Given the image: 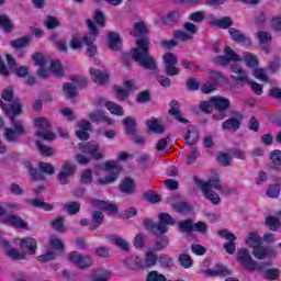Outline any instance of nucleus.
<instances>
[{
  "label": "nucleus",
  "mask_w": 281,
  "mask_h": 281,
  "mask_svg": "<svg viewBox=\"0 0 281 281\" xmlns=\"http://www.w3.org/2000/svg\"><path fill=\"white\" fill-rule=\"evenodd\" d=\"M97 168L105 170V172H110L108 178H99L97 180V186H109V183H114V181H117L120 172H122L120 165L113 160L105 161L103 166H97Z\"/></svg>",
  "instance_id": "423d86ee"
},
{
  "label": "nucleus",
  "mask_w": 281,
  "mask_h": 281,
  "mask_svg": "<svg viewBox=\"0 0 281 281\" xmlns=\"http://www.w3.org/2000/svg\"><path fill=\"white\" fill-rule=\"evenodd\" d=\"M266 225H267V227H269V229L271 232H278V229H280V227H281L280 220L278 217H273V216L266 218Z\"/></svg>",
  "instance_id": "79ce46f5"
},
{
  "label": "nucleus",
  "mask_w": 281,
  "mask_h": 281,
  "mask_svg": "<svg viewBox=\"0 0 281 281\" xmlns=\"http://www.w3.org/2000/svg\"><path fill=\"white\" fill-rule=\"evenodd\" d=\"M0 106L5 113L7 117L11 120L12 127H5L3 137L5 142L10 144H16L19 142V137L21 135H25L26 131L23 126V123L15 117L21 115V101L14 100L12 104H5L2 100H0Z\"/></svg>",
  "instance_id": "f03ea898"
},
{
  "label": "nucleus",
  "mask_w": 281,
  "mask_h": 281,
  "mask_svg": "<svg viewBox=\"0 0 281 281\" xmlns=\"http://www.w3.org/2000/svg\"><path fill=\"white\" fill-rule=\"evenodd\" d=\"M75 173H76V168L74 167L72 164L67 162L63 165L61 170L57 175L59 183L61 186H67L69 183V179H71V177H74Z\"/></svg>",
  "instance_id": "2eb2a0df"
},
{
  "label": "nucleus",
  "mask_w": 281,
  "mask_h": 281,
  "mask_svg": "<svg viewBox=\"0 0 281 281\" xmlns=\"http://www.w3.org/2000/svg\"><path fill=\"white\" fill-rule=\"evenodd\" d=\"M229 35L231 38L236 43H245V41H247V37L244 34H241L239 30L234 27L229 29Z\"/></svg>",
  "instance_id": "a18cd8bd"
},
{
  "label": "nucleus",
  "mask_w": 281,
  "mask_h": 281,
  "mask_svg": "<svg viewBox=\"0 0 281 281\" xmlns=\"http://www.w3.org/2000/svg\"><path fill=\"white\" fill-rule=\"evenodd\" d=\"M120 190L124 192V194H133V192H135V182L133 179L126 178L121 182Z\"/></svg>",
  "instance_id": "c756f323"
},
{
  "label": "nucleus",
  "mask_w": 281,
  "mask_h": 281,
  "mask_svg": "<svg viewBox=\"0 0 281 281\" xmlns=\"http://www.w3.org/2000/svg\"><path fill=\"white\" fill-rule=\"evenodd\" d=\"M147 281H166V276L158 273L157 270H153L147 274Z\"/></svg>",
  "instance_id": "e2e57ef3"
},
{
  "label": "nucleus",
  "mask_w": 281,
  "mask_h": 281,
  "mask_svg": "<svg viewBox=\"0 0 281 281\" xmlns=\"http://www.w3.org/2000/svg\"><path fill=\"white\" fill-rule=\"evenodd\" d=\"M266 194L267 196H269V199H278V196H280V186L278 184L270 186Z\"/></svg>",
  "instance_id": "bf43d9fd"
},
{
  "label": "nucleus",
  "mask_w": 281,
  "mask_h": 281,
  "mask_svg": "<svg viewBox=\"0 0 281 281\" xmlns=\"http://www.w3.org/2000/svg\"><path fill=\"white\" fill-rule=\"evenodd\" d=\"M108 238H109L110 243H112V245L120 247V249H123L124 251H126L128 249V243H126V239H124L117 235H110Z\"/></svg>",
  "instance_id": "473e14b6"
},
{
  "label": "nucleus",
  "mask_w": 281,
  "mask_h": 281,
  "mask_svg": "<svg viewBox=\"0 0 281 281\" xmlns=\"http://www.w3.org/2000/svg\"><path fill=\"white\" fill-rule=\"evenodd\" d=\"M177 63H178L177 55L172 53H167L164 55L165 67H169L170 65H177Z\"/></svg>",
  "instance_id": "052dcab7"
},
{
  "label": "nucleus",
  "mask_w": 281,
  "mask_h": 281,
  "mask_svg": "<svg viewBox=\"0 0 281 281\" xmlns=\"http://www.w3.org/2000/svg\"><path fill=\"white\" fill-rule=\"evenodd\" d=\"M243 58V63H245L248 67H258V57L251 53H245Z\"/></svg>",
  "instance_id": "37998d69"
},
{
  "label": "nucleus",
  "mask_w": 281,
  "mask_h": 281,
  "mask_svg": "<svg viewBox=\"0 0 281 281\" xmlns=\"http://www.w3.org/2000/svg\"><path fill=\"white\" fill-rule=\"evenodd\" d=\"M200 153L199 149L196 147H193L188 157H187V164L190 166L192 164H194V161H196V158L199 157Z\"/></svg>",
  "instance_id": "338daca9"
},
{
  "label": "nucleus",
  "mask_w": 281,
  "mask_h": 281,
  "mask_svg": "<svg viewBox=\"0 0 281 281\" xmlns=\"http://www.w3.org/2000/svg\"><path fill=\"white\" fill-rule=\"evenodd\" d=\"M186 144L189 146H194L196 142H199V132L195 131H188V135L184 137Z\"/></svg>",
  "instance_id": "09e8293b"
},
{
  "label": "nucleus",
  "mask_w": 281,
  "mask_h": 281,
  "mask_svg": "<svg viewBox=\"0 0 281 281\" xmlns=\"http://www.w3.org/2000/svg\"><path fill=\"white\" fill-rule=\"evenodd\" d=\"M217 234L222 238H225V240H228L226 244H224L225 252L234 254L236 251V235L227 229L218 231Z\"/></svg>",
  "instance_id": "4468645a"
},
{
  "label": "nucleus",
  "mask_w": 281,
  "mask_h": 281,
  "mask_svg": "<svg viewBox=\"0 0 281 281\" xmlns=\"http://www.w3.org/2000/svg\"><path fill=\"white\" fill-rule=\"evenodd\" d=\"M243 122V114L236 113L235 116L227 119L222 123L223 131H229L231 133H236L240 128V123Z\"/></svg>",
  "instance_id": "dca6fc26"
},
{
  "label": "nucleus",
  "mask_w": 281,
  "mask_h": 281,
  "mask_svg": "<svg viewBox=\"0 0 281 281\" xmlns=\"http://www.w3.org/2000/svg\"><path fill=\"white\" fill-rule=\"evenodd\" d=\"M102 221H104V214L100 211H92V223L90 224L91 232L98 229V227L102 225Z\"/></svg>",
  "instance_id": "2f4dec72"
},
{
  "label": "nucleus",
  "mask_w": 281,
  "mask_h": 281,
  "mask_svg": "<svg viewBox=\"0 0 281 281\" xmlns=\"http://www.w3.org/2000/svg\"><path fill=\"white\" fill-rule=\"evenodd\" d=\"M123 124L125 126V133L127 135L135 134V131H136L135 119L127 116L123 120Z\"/></svg>",
  "instance_id": "4c0bfd02"
},
{
  "label": "nucleus",
  "mask_w": 281,
  "mask_h": 281,
  "mask_svg": "<svg viewBox=\"0 0 281 281\" xmlns=\"http://www.w3.org/2000/svg\"><path fill=\"white\" fill-rule=\"evenodd\" d=\"M270 160L273 166H281V151L276 149L270 154Z\"/></svg>",
  "instance_id": "774afa93"
},
{
  "label": "nucleus",
  "mask_w": 281,
  "mask_h": 281,
  "mask_svg": "<svg viewBox=\"0 0 281 281\" xmlns=\"http://www.w3.org/2000/svg\"><path fill=\"white\" fill-rule=\"evenodd\" d=\"M144 199L149 203H159L161 201V196L155 193V191H147L144 193Z\"/></svg>",
  "instance_id": "680f3d73"
},
{
  "label": "nucleus",
  "mask_w": 281,
  "mask_h": 281,
  "mask_svg": "<svg viewBox=\"0 0 281 281\" xmlns=\"http://www.w3.org/2000/svg\"><path fill=\"white\" fill-rule=\"evenodd\" d=\"M105 106L108 111H110V113H112L113 115H119L120 117L124 115V110L122 109V106H120V104L115 102L108 101L105 103Z\"/></svg>",
  "instance_id": "c9c22d12"
},
{
  "label": "nucleus",
  "mask_w": 281,
  "mask_h": 281,
  "mask_svg": "<svg viewBox=\"0 0 281 281\" xmlns=\"http://www.w3.org/2000/svg\"><path fill=\"white\" fill-rule=\"evenodd\" d=\"M72 82H66L63 86V91L67 98H76L78 95V87H87V79L82 77H74Z\"/></svg>",
  "instance_id": "1a4fd4ad"
},
{
  "label": "nucleus",
  "mask_w": 281,
  "mask_h": 281,
  "mask_svg": "<svg viewBox=\"0 0 281 281\" xmlns=\"http://www.w3.org/2000/svg\"><path fill=\"white\" fill-rule=\"evenodd\" d=\"M147 126L149 131H153L154 133H158V134L164 133V125L159 124V121H157V119L147 121Z\"/></svg>",
  "instance_id": "49530a36"
},
{
  "label": "nucleus",
  "mask_w": 281,
  "mask_h": 281,
  "mask_svg": "<svg viewBox=\"0 0 281 281\" xmlns=\"http://www.w3.org/2000/svg\"><path fill=\"white\" fill-rule=\"evenodd\" d=\"M24 166L26 170H29V175L31 179H33V181H43V179H45L43 172L38 171L37 169H33L32 164L30 161H25Z\"/></svg>",
  "instance_id": "7c9ffc66"
},
{
  "label": "nucleus",
  "mask_w": 281,
  "mask_h": 281,
  "mask_svg": "<svg viewBox=\"0 0 281 281\" xmlns=\"http://www.w3.org/2000/svg\"><path fill=\"white\" fill-rule=\"evenodd\" d=\"M193 181L196 186H199V188H201V190L206 187L209 190H217V192H223V183L218 177H212L207 182H203L201 178L194 177Z\"/></svg>",
  "instance_id": "ddd939ff"
},
{
  "label": "nucleus",
  "mask_w": 281,
  "mask_h": 281,
  "mask_svg": "<svg viewBox=\"0 0 281 281\" xmlns=\"http://www.w3.org/2000/svg\"><path fill=\"white\" fill-rule=\"evenodd\" d=\"M116 98L120 100V102H124V100H126V98H128L130 93L127 90H124V88L120 87V86H115L113 88Z\"/></svg>",
  "instance_id": "864d4df0"
},
{
  "label": "nucleus",
  "mask_w": 281,
  "mask_h": 281,
  "mask_svg": "<svg viewBox=\"0 0 281 281\" xmlns=\"http://www.w3.org/2000/svg\"><path fill=\"white\" fill-rule=\"evenodd\" d=\"M246 245H248V247H252V249L258 247V245H260V237H258L256 233H250L246 240Z\"/></svg>",
  "instance_id": "13d9d810"
},
{
  "label": "nucleus",
  "mask_w": 281,
  "mask_h": 281,
  "mask_svg": "<svg viewBox=\"0 0 281 281\" xmlns=\"http://www.w3.org/2000/svg\"><path fill=\"white\" fill-rule=\"evenodd\" d=\"M159 223L153 222V220H145L144 225L146 229H149L159 238V236L166 234L168 232V225H175L176 221L168 213H160L158 215Z\"/></svg>",
  "instance_id": "20e7f679"
},
{
  "label": "nucleus",
  "mask_w": 281,
  "mask_h": 281,
  "mask_svg": "<svg viewBox=\"0 0 281 281\" xmlns=\"http://www.w3.org/2000/svg\"><path fill=\"white\" fill-rule=\"evenodd\" d=\"M68 260L79 269H89V267L93 265V259L91 258V256H81L80 254H78V251L69 252Z\"/></svg>",
  "instance_id": "9d476101"
},
{
  "label": "nucleus",
  "mask_w": 281,
  "mask_h": 281,
  "mask_svg": "<svg viewBox=\"0 0 281 281\" xmlns=\"http://www.w3.org/2000/svg\"><path fill=\"white\" fill-rule=\"evenodd\" d=\"M38 167H40V170L45 175H54V172H56V169L54 168V166L47 162H40Z\"/></svg>",
  "instance_id": "0e129e2a"
},
{
  "label": "nucleus",
  "mask_w": 281,
  "mask_h": 281,
  "mask_svg": "<svg viewBox=\"0 0 281 281\" xmlns=\"http://www.w3.org/2000/svg\"><path fill=\"white\" fill-rule=\"evenodd\" d=\"M109 278H111V272L104 269H99L94 271L92 280L93 281H109Z\"/></svg>",
  "instance_id": "ea45409f"
},
{
  "label": "nucleus",
  "mask_w": 281,
  "mask_h": 281,
  "mask_svg": "<svg viewBox=\"0 0 281 281\" xmlns=\"http://www.w3.org/2000/svg\"><path fill=\"white\" fill-rule=\"evenodd\" d=\"M0 25H2L4 32H12V21H10V18L7 15H0Z\"/></svg>",
  "instance_id": "4d7b16f0"
},
{
  "label": "nucleus",
  "mask_w": 281,
  "mask_h": 281,
  "mask_svg": "<svg viewBox=\"0 0 281 281\" xmlns=\"http://www.w3.org/2000/svg\"><path fill=\"white\" fill-rule=\"evenodd\" d=\"M108 45L112 52H117L122 48V38L115 32H110L106 37Z\"/></svg>",
  "instance_id": "393cba45"
},
{
  "label": "nucleus",
  "mask_w": 281,
  "mask_h": 281,
  "mask_svg": "<svg viewBox=\"0 0 281 281\" xmlns=\"http://www.w3.org/2000/svg\"><path fill=\"white\" fill-rule=\"evenodd\" d=\"M169 114H171L178 122H181V124H188V120L183 119L181 116V111L179 110V101L172 100L169 104Z\"/></svg>",
  "instance_id": "a878e982"
},
{
  "label": "nucleus",
  "mask_w": 281,
  "mask_h": 281,
  "mask_svg": "<svg viewBox=\"0 0 281 281\" xmlns=\"http://www.w3.org/2000/svg\"><path fill=\"white\" fill-rule=\"evenodd\" d=\"M89 120L92 122H106L109 126H113V119H109L104 115L102 111H94L88 115Z\"/></svg>",
  "instance_id": "bb28decb"
},
{
  "label": "nucleus",
  "mask_w": 281,
  "mask_h": 281,
  "mask_svg": "<svg viewBox=\"0 0 281 281\" xmlns=\"http://www.w3.org/2000/svg\"><path fill=\"white\" fill-rule=\"evenodd\" d=\"M131 36H143L136 40V48H133L131 54L133 60L138 63L143 69H149V71H157V61L150 56L148 49H150V41L145 37L148 34L146 23L136 22L134 23V30L130 32Z\"/></svg>",
  "instance_id": "f257e3e1"
},
{
  "label": "nucleus",
  "mask_w": 281,
  "mask_h": 281,
  "mask_svg": "<svg viewBox=\"0 0 281 281\" xmlns=\"http://www.w3.org/2000/svg\"><path fill=\"white\" fill-rule=\"evenodd\" d=\"M19 245L22 251H26V254H30L31 256H34V254H36V239L32 237H24L20 239Z\"/></svg>",
  "instance_id": "aec40b11"
},
{
  "label": "nucleus",
  "mask_w": 281,
  "mask_h": 281,
  "mask_svg": "<svg viewBox=\"0 0 281 281\" xmlns=\"http://www.w3.org/2000/svg\"><path fill=\"white\" fill-rule=\"evenodd\" d=\"M7 223H9V225H12L13 227H19L20 229H25L27 227L25 221L16 215L9 216L7 218Z\"/></svg>",
  "instance_id": "f704fd0d"
},
{
  "label": "nucleus",
  "mask_w": 281,
  "mask_h": 281,
  "mask_svg": "<svg viewBox=\"0 0 281 281\" xmlns=\"http://www.w3.org/2000/svg\"><path fill=\"white\" fill-rule=\"evenodd\" d=\"M202 192H203L205 199L211 201V203H213V205H218V203H221V195H218V193L212 191L207 187H203Z\"/></svg>",
  "instance_id": "c85d7f7f"
},
{
  "label": "nucleus",
  "mask_w": 281,
  "mask_h": 281,
  "mask_svg": "<svg viewBox=\"0 0 281 281\" xmlns=\"http://www.w3.org/2000/svg\"><path fill=\"white\" fill-rule=\"evenodd\" d=\"M91 79L95 85H106L109 82V72L90 68Z\"/></svg>",
  "instance_id": "412c9836"
},
{
  "label": "nucleus",
  "mask_w": 281,
  "mask_h": 281,
  "mask_svg": "<svg viewBox=\"0 0 281 281\" xmlns=\"http://www.w3.org/2000/svg\"><path fill=\"white\" fill-rule=\"evenodd\" d=\"M179 229L182 234H190V232H194V224L191 220H186L179 223Z\"/></svg>",
  "instance_id": "de8ad7c7"
},
{
  "label": "nucleus",
  "mask_w": 281,
  "mask_h": 281,
  "mask_svg": "<svg viewBox=\"0 0 281 281\" xmlns=\"http://www.w3.org/2000/svg\"><path fill=\"white\" fill-rule=\"evenodd\" d=\"M35 126L40 128L35 134L36 137H41L42 139H46L47 142H53L56 139V135L49 131V121L45 117L35 119Z\"/></svg>",
  "instance_id": "6e6552de"
},
{
  "label": "nucleus",
  "mask_w": 281,
  "mask_h": 281,
  "mask_svg": "<svg viewBox=\"0 0 281 281\" xmlns=\"http://www.w3.org/2000/svg\"><path fill=\"white\" fill-rule=\"evenodd\" d=\"M158 262L164 269H172L175 267V259L166 254H161L158 257Z\"/></svg>",
  "instance_id": "72a5a7b5"
},
{
  "label": "nucleus",
  "mask_w": 281,
  "mask_h": 281,
  "mask_svg": "<svg viewBox=\"0 0 281 281\" xmlns=\"http://www.w3.org/2000/svg\"><path fill=\"white\" fill-rule=\"evenodd\" d=\"M90 203L93 205V207H97V210H104L105 212H110V214H116L117 212V205L102 200L92 199Z\"/></svg>",
  "instance_id": "4be33fe9"
},
{
  "label": "nucleus",
  "mask_w": 281,
  "mask_h": 281,
  "mask_svg": "<svg viewBox=\"0 0 281 281\" xmlns=\"http://www.w3.org/2000/svg\"><path fill=\"white\" fill-rule=\"evenodd\" d=\"M262 271H263V278L266 280H278V278H280V270L278 268L268 267Z\"/></svg>",
  "instance_id": "e433bc0d"
},
{
  "label": "nucleus",
  "mask_w": 281,
  "mask_h": 281,
  "mask_svg": "<svg viewBox=\"0 0 281 281\" xmlns=\"http://www.w3.org/2000/svg\"><path fill=\"white\" fill-rule=\"evenodd\" d=\"M278 252H276L272 248H266L262 246H256L252 251V256L257 258V260H267V258H276Z\"/></svg>",
  "instance_id": "a211bd4d"
},
{
  "label": "nucleus",
  "mask_w": 281,
  "mask_h": 281,
  "mask_svg": "<svg viewBox=\"0 0 281 281\" xmlns=\"http://www.w3.org/2000/svg\"><path fill=\"white\" fill-rule=\"evenodd\" d=\"M217 161L221 166L224 167L232 166V155L226 153H220L217 155Z\"/></svg>",
  "instance_id": "3c124183"
},
{
  "label": "nucleus",
  "mask_w": 281,
  "mask_h": 281,
  "mask_svg": "<svg viewBox=\"0 0 281 281\" xmlns=\"http://www.w3.org/2000/svg\"><path fill=\"white\" fill-rule=\"evenodd\" d=\"M35 144H36L40 153L42 155H45V157H52V155L54 154V150L50 147H48L47 145H43L41 143V140H36Z\"/></svg>",
  "instance_id": "6e6d98bb"
},
{
  "label": "nucleus",
  "mask_w": 281,
  "mask_h": 281,
  "mask_svg": "<svg viewBox=\"0 0 281 281\" xmlns=\"http://www.w3.org/2000/svg\"><path fill=\"white\" fill-rule=\"evenodd\" d=\"M87 25L89 30V34L83 36L82 42L86 45V54L89 58H93L95 54H98V46H95V38L99 34L98 26H95V22L91 20H87Z\"/></svg>",
  "instance_id": "39448f33"
},
{
  "label": "nucleus",
  "mask_w": 281,
  "mask_h": 281,
  "mask_svg": "<svg viewBox=\"0 0 281 281\" xmlns=\"http://www.w3.org/2000/svg\"><path fill=\"white\" fill-rule=\"evenodd\" d=\"M203 276L216 278L217 276H232V271L227 267L217 265L215 269H206L202 271Z\"/></svg>",
  "instance_id": "b1692460"
},
{
  "label": "nucleus",
  "mask_w": 281,
  "mask_h": 281,
  "mask_svg": "<svg viewBox=\"0 0 281 281\" xmlns=\"http://www.w3.org/2000/svg\"><path fill=\"white\" fill-rule=\"evenodd\" d=\"M231 71L236 74V76H232L231 78L234 85L237 87H245V85H249V82H251L249 80V76H247V71H245V69H243L239 65H231Z\"/></svg>",
  "instance_id": "f8f14e48"
},
{
  "label": "nucleus",
  "mask_w": 281,
  "mask_h": 281,
  "mask_svg": "<svg viewBox=\"0 0 281 281\" xmlns=\"http://www.w3.org/2000/svg\"><path fill=\"white\" fill-rule=\"evenodd\" d=\"M50 71L57 78H63V76H65V72L63 71V66L60 65V61H58V60L50 61Z\"/></svg>",
  "instance_id": "c03bdc74"
},
{
  "label": "nucleus",
  "mask_w": 281,
  "mask_h": 281,
  "mask_svg": "<svg viewBox=\"0 0 281 281\" xmlns=\"http://www.w3.org/2000/svg\"><path fill=\"white\" fill-rule=\"evenodd\" d=\"M64 210L68 212V214H78L80 212V204L78 202H70L64 204Z\"/></svg>",
  "instance_id": "603ef678"
},
{
  "label": "nucleus",
  "mask_w": 281,
  "mask_h": 281,
  "mask_svg": "<svg viewBox=\"0 0 281 281\" xmlns=\"http://www.w3.org/2000/svg\"><path fill=\"white\" fill-rule=\"evenodd\" d=\"M26 203L33 207H41V210H44L45 212H52V210H54V205L43 202L41 199H27Z\"/></svg>",
  "instance_id": "cd10ccee"
},
{
  "label": "nucleus",
  "mask_w": 281,
  "mask_h": 281,
  "mask_svg": "<svg viewBox=\"0 0 281 281\" xmlns=\"http://www.w3.org/2000/svg\"><path fill=\"white\" fill-rule=\"evenodd\" d=\"M225 56H217L215 57L216 65H223L226 67V65H229V63H243V57H240L232 47L226 46L224 48Z\"/></svg>",
  "instance_id": "9b49d317"
},
{
  "label": "nucleus",
  "mask_w": 281,
  "mask_h": 281,
  "mask_svg": "<svg viewBox=\"0 0 281 281\" xmlns=\"http://www.w3.org/2000/svg\"><path fill=\"white\" fill-rule=\"evenodd\" d=\"M27 45H30V38L29 37H22V38L13 40L11 42V46L14 49H21L23 47H27Z\"/></svg>",
  "instance_id": "8fccbe9b"
},
{
  "label": "nucleus",
  "mask_w": 281,
  "mask_h": 281,
  "mask_svg": "<svg viewBox=\"0 0 281 281\" xmlns=\"http://www.w3.org/2000/svg\"><path fill=\"white\" fill-rule=\"evenodd\" d=\"M237 262L245 269V271H265L273 263L271 261H256L247 248H241L237 251Z\"/></svg>",
  "instance_id": "7ed1b4c3"
},
{
  "label": "nucleus",
  "mask_w": 281,
  "mask_h": 281,
  "mask_svg": "<svg viewBox=\"0 0 281 281\" xmlns=\"http://www.w3.org/2000/svg\"><path fill=\"white\" fill-rule=\"evenodd\" d=\"M33 60L35 65L40 67L37 70V76H40V78H47L49 76V70L45 69L47 66V60H45V57L42 54H35L33 56Z\"/></svg>",
  "instance_id": "6ab92c4d"
},
{
  "label": "nucleus",
  "mask_w": 281,
  "mask_h": 281,
  "mask_svg": "<svg viewBox=\"0 0 281 281\" xmlns=\"http://www.w3.org/2000/svg\"><path fill=\"white\" fill-rule=\"evenodd\" d=\"M173 36L177 41H182V42L192 40V35L189 33H186L184 31H175Z\"/></svg>",
  "instance_id": "69168bd1"
},
{
  "label": "nucleus",
  "mask_w": 281,
  "mask_h": 281,
  "mask_svg": "<svg viewBox=\"0 0 281 281\" xmlns=\"http://www.w3.org/2000/svg\"><path fill=\"white\" fill-rule=\"evenodd\" d=\"M80 150L86 155H91L92 159L100 160L104 157L102 156V151L100 150V147L92 143H85L80 145Z\"/></svg>",
  "instance_id": "f3484780"
},
{
  "label": "nucleus",
  "mask_w": 281,
  "mask_h": 281,
  "mask_svg": "<svg viewBox=\"0 0 281 281\" xmlns=\"http://www.w3.org/2000/svg\"><path fill=\"white\" fill-rule=\"evenodd\" d=\"M213 25H216V27H221L222 30H227V27H232V25H234V22L232 21V18L224 16L222 19L214 20Z\"/></svg>",
  "instance_id": "58836bf2"
},
{
  "label": "nucleus",
  "mask_w": 281,
  "mask_h": 281,
  "mask_svg": "<svg viewBox=\"0 0 281 281\" xmlns=\"http://www.w3.org/2000/svg\"><path fill=\"white\" fill-rule=\"evenodd\" d=\"M168 244H169V240H168V237L166 236H160L156 243H155V246H154V249L156 251H161V249H166V247H168Z\"/></svg>",
  "instance_id": "5fc2aeb1"
},
{
  "label": "nucleus",
  "mask_w": 281,
  "mask_h": 281,
  "mask_svg": "<svg viewBox=\"0 0 281 281\" xmlns=\"http://www.w3.org/2000/svg\"><path fill=\"white\" fill-rule=\"evenodd\" d=\"M211 102H212L214 109H216L221 113H224V111H227V109H229V106L232 104L229 102V99L224 98V97H213V98H211Z\"/></svg>",
  "instance_id": "5701e85b"
},
{
  "label": "nucleus",
  "mask_w": 281,
  "mask_h": 281,
  "mask_svg": "<svg viewBox=\"0 0 281 281\" xmlns=\"http://www.w3.org/2000/svg\"><path fill=\"white\" fill-rule=\"evenodd\" d=\"M179 265L183 267V269H190L194 265L192 257L188 254H182L179 256Z\"/></svg>",
  "instance_id": "a19ab883"
},
{
  "label": "nucleus",
  "mask_w": 281,
  "mask_h": 281,
  "mask_svg": "<svg viewBox=\"0 0 281 281\" xmlns=\"http://www.w3.org/2000/svg\"><path fill=\"white\" fill-rule=\"evenodd\" d=\"M158 262L157 254L153 251H147L144 259L137 257H131L126 259V265L130 269H151Z\"/></svg>",
  "instance_id": "0eeeda50"
}]
</instances>
